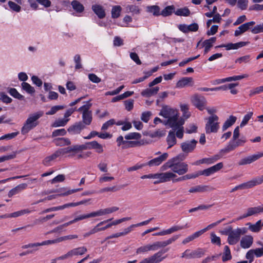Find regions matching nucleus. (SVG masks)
Here are the masks:
<instances>
[{
	"mask_svg": "<svg viewBox=\"0 0 263 263\" xmlns=\"http://www.w3.org/2000/svg\"><path fill=\"white\" fill-rule=\"evenodd\" d=\"M193 105L200 110H203L206 105V100L203 96L198 95H194L192 99Z\"/></svg>",
	"mask_w": 263,
	"mask_h": 263,
	"instance_id": "9",
	"label": "nucleus"
},
{
	"mask_svg": "<svg viewBox=\"0 0 263 263\" xmlns=\"http://www.w3.org/2000/svg\"><path fill=\"white\" fill-rule=\"evenodd\" d=\"M53 142L57 146H60L69 145L71 144L70 140L67 138H58L55 139Z\"/></svg>",
	"mask_w": 263,
	"mask_h": 263,
	"instance_id": "37",
	"label": "nucleus"
},
{
	"mask_svg": "<svg viewBox=\"0 0 263 263\" xmlns=\"http://www.w3.org/2000/svg\"><path fill=\"white\" fill-rule=\"evenodd\" d=\"M134 100L128 99L124 102L125 109L128 111H130L134 107Z\"/></svg>",
	"mask_w": 263,
	"mask_h": 263,
	"instance_id": "63",
	"label": "nucleus"
},
{
	"mask_svg": "<svg viewBox=\"0 0 263 263\" xmlns=\"http://www.w3.org/2000/svg\"><path fill=\"white\" fill-rule=\"evenodd\" d=\"M159 90L158 87H155L152 88H146L143 90L141 94L144 97H150L157 93Z\"/></svg>",
	"mask_w": 263,
	"mask_h": 263,
	"instance_id": "29",
	"label": "nucleus"
},
{
	"mask_svg": "<svg viewBox=\"0 0 263 263\" xmlns=\"http://www.w3.org/2000/svg\"><path fill=\"white\" fill-rule=\"evenodd\" d=\"M16 154V152H13L11 154L0 157V163L15 158Z\"/></svg>",
	"mask_w": 263,
	"mask_h": 263,
	"instance_id": "54",
	"label": "nucleus"
},
{
	"mask_svg": "<svg viewBox=\"0 0 263 263\" xmlns=\"http://www.w3.org/2000/svg\"><path fill=\"white\" fill-rule=\"evenodd\" d=\"M205 124V129L206 134L217 133L219 128V118L216 115H213L208 117Z\"/></svg>",
	"mask_w": 263,
	"mask_h": 263,
	"instance_id": "3",
	"label": "nucleus"
},
{
	"mask_svg": "<svg viewBox=\"0 0 263 263\" xmlns=\"http://www.w3.org/2000/svg\"><path fill=\"white\" fill-rule=\"evenodd\" d=\"M121 7L120 6L117 5L112 7L111 9V17L113 18H117L120 15L121 11Z\"/></svg>",
	"mask_w": 263,
	"mask_h": 263,
	"instance_id": "46",
	"label": "nucleus"
},
{
	"mask_svg": "<svg viewBox=\"0 0 263 263\" xmlns=\"http://www.w3.org/2000/svg\"><path fill=\"white\" fill-rule=\"evenodd\" d=\"M175 7L174 5L168 6L165 7L160 11V15L163 17H167L171 15L173 13H175Z\"/></svg>",
	"mask_w": 263,
	"mask_h": 263,
	"instance_id": "33",
	"label": "nucleus"
},
{
	"mask_svg": "<svg viewBox=\"0 0 263 263\" xmlns=\"http://www.w3.org/2000/svg\"><path fill=\"white\" fill-rule=\"evenodd\" d=\"M201 233L199 231L195 232L192 235L189 236L186 238H185L182 242V244L185 245L189 242L193 240L194 239L199 237L200 236H201Z\"/></svg>",
	"mask_w": 263,
	"mask_h": 263,
	"instance_id": "42",
	"label": "nucleus"
},
{
	"mask_svg": "<svg viewBox=\"0 0 263 263\" xmlns=\"http://www.w3.org/2000/svg\"><path fill=\"white\" fill-rule=\"evenodd\" d=\"M249 42H240L236 43H229L227 44H222L219 46H217L216 48L225 47L227 50H229L231 49H237L239 48L248 45Z\"/></svg>",
	"mask_w": 263,
	"mask_h": 263,
	"instance_id": "16",
	"label": "nucleus"
},
{
	"mask_svg": "<svg viewBox=\"0 0 263 263\" xmlns=\"http://www.w3.org/2000/svg\"><path fill=\"white\" fill-rule=\"evenodd\" d=\"M248 226V229L253 232H258L261 229V220H259L257 221L255 224H252L250 222H248L246 224Z\"/></svg>",
	"mask_w": 263,
	"mask_h": 263,
	"instance_id": "31",
	"label": "nucleus"
},
{
	"mask_svg": "<svg viewBox=\"0 0 263 263\" xmlns=\"http://www.w3.org/2000/svg\"><path fill=\"white\" fill-rule=\"evenodd\" d=\"M141 137V134L138 133H130L125 136V138L127 140H138L140 139Z\"/></svg>",
	"mask_w": 263,
	"mask_h": 263,
	"instance_id": "56",
	"label": "nucleus"
},
{
	"mask_svg": "<svg viewBox=\"0 0 263 263\" xmlns=\"http://www.w3.org/2000/svg\"><path fill=\"white\" fill-rule=\"evenodd\" d=\"M236 121V117L233 116H230L229 118L224 122L222 127V130L224 132L229 127L233 125Z\"/></svg>",
	"mask_w": 263,
	"mask_h": 263,
	"instance_id": "35",
	"label": "nucleus"
},
{
	"mask_svg": "<svg viewBox=\"0 0 263 263\" xmlns=\"http://www.w3.org/2000/svg\"><path fill=\"white\" fill-rule=\"evenodd\" d=\"M146 11L152 13L154 16L160 15V8L157 5L148 6L146 7Z\"/></svg>",
	"mask_w": 263,
	"mask_h": 263,
	"instance_id": "36",
	"label": "nucleus"
},
{
	"mask_svg": "<svg viewBox=\"0 0 263 263\" xmlns=\"http://www.w3.org/2000/svg\"><path fill=\"white\" fill-rule=\"evenodd\" d=\"M185 228V226H174L166 230L167 235L171 234L175 232L182 230Z\"/></svg>",
	"mask_w": 263,
	"mask_h": 263,
	"instance_id": "59",
	"label": "nucleus"
},
{
	"mask_svg": "<svg viewBox=\"0 0 263 263\" xmlns=\"http://www.w3.org/2000/svg\"><path fill=\"white\" fill-rule=\"evenodd\" d=\"M175 14L178 16H187L190 14V11L187 7H184L175 10Z\"/></svg>",
	"mask_w": 263,
	"mask_h": 263,
	"instance_id": "43",
	"label": "nucleus"
},
{
	"mask_svg": "<svg viewBox=\"0 0 263 263\" xmlns=\"http://www.w3.org/2000/svg\"><path fill=\"white\" fill-rule=\"evenodd\" d=\"M261 212L262 211L261 210L260 206L250 208L248 209L247 213L246 214H244L241 217L239 218V219L245 218L249 216H251L253 215L258 214Z\"/></svg>",
	"mask_w": 263,
	"mask_h": 263,
	"instance_id": "26",
	"label": "nucleus"
},
{
	"mask_svg": "<svg viewBox=\"0 0 263 263\" xmlns=\"http://www.w3.org/2000/svg\"><path fill=\"white\" fill-rule=\"evenodd\" d=\"M86 147L84 144L82 145H73L70 146H68L65 148H62L64 154L70 153L71 152H73L74 153H78L79 152L82 151L83 150H86Z\"/></svg>",
	"mask_w": 263,
	"mask_h": 263,
	"instance_id": "18",
	"label": "nucleus"
},
{
	"mask_svg": "<svg viewBox=\"0 0 263 263\" xmlns=\"http://www.w3.org/2000/svg\"><path fill=\"white\" fill-rule=\"evenodd\" d=\"M255 24V22L254 21H251L249 22L243 24L242 25L239 26L235 31L234 35L235 36H238L243 33L245 32L247 30H248L250 27L253 26Z\"/></svg>",
	"mask_w": 263,
	"mask_h": 263,
	"instance_id": "17",
	"label": "nucleus"
},
{
	"mask_svg": "<svg viewBox=\"0 0 263 263\" xmlns=\"http://www.w3.org/2000/svg\"><path fill=\"white\" fill-rule=\"evenodd\" d=\"M238 85V84L237 83H230L228 85H224L219 87H214V89H213V90H215V91H218L220 90H226L227 89H232V88H234Z\"/></svg>",
	"mask_w": 263,
	"mask_h": 263,
	"instance_id": "47",
	"label": "nucleus"
},
{
	"mask_svg": "<svg viewBox=\"0 0 263 263\" xmlns=\"http://www.w3.org/2000/svg\"><path fill=\"white\" fill-rule=\"evenodd\" d=\"M216 37H212L208 40H205L202 43V46H206L211 48L213 46V43L216 42Z\"/></svg>",
	"mask_w": 263,
	"mask_h": 263,
	"instance_id": "55",
	"label": "nucleus"
},
{
	"mask_svg": "<svg viewBox=\"0 0 263 263\" xmlns=\"http://www.w3.org/2000/svg\"><path fill=\"white\" fill-rule=\"evenodd\" d=\"M224 220H225V218H223L215 222L212 223L208 225L205 228L203 229L202 230H201L199 231L201 233V234L202 235V234H203L204 232H205L208 230L212 228L213 227L216 226L217 225H218V224H219L220 223H221Z\"/></svg>",
	"mask_w": 263,
	"mask_h": 263,
	"instance_id": "51",
	"label": "nucleus"
},
{
	"mask_svg": "<svg viewBox=\"0 0 263 263\" xmlns=\"http://www.w3.org/2000/svg\"><path fill=\"white\" fill-rule=\"evenodd\" d=\"M221 17L219 13L215 14L212 19L209 20L206 22L207 27H209L212 23H219L221 21Z\"/></svg>",
	"mask_w": 263,
	"mask_h": 263,
	"instance_id": "48",
	"label": "nucleus"
},
{
	"mask_svg": "<svg viewBox=\"0 0 263 263\" xmlns=\"http://www.w3.org/2000/svg\"><path fill=\"white\" fill-rule=\"evenodd\" d=\"M205 253V250L201 248H198L197 249L193 251H192L190 249H186L182 253L181 257L187 259L200 258L204 255Z\"/></svg>",
	"mask_w": 263,
	"mask_h": 263,
	"instance_id": "5",
	"label": "nucleus"
},
{
	"mask_svg": "<svg viewBox=\"0 0 263 263\" xmlns=\"http://www.w3.org/2000/svg\"><path fill=\"white\" fill-rule=\"evenodd\" d=\"M178 117H179L178 114H176L175 116L167 119V120L164 121L163 124L165 125H168L173 129V131H175L178 128Z\"/></svg>",
	"mask_w": 263,
	"mask_h": 263,
	"instance_id": "19",
	"label": "nucleus"
},
{
	"mask_svg": "<svg viewBox=\"0 0 263 263\" xmlns=\"http://www.w3.org/2000/svg\"><path fill=\"white\" fill-rule=\"evenodd\" d=\"M212 206V205L201 204V205H199V206H198L197 207L191 209L190 210H189V213H192L194 212L197 211L198 210H207V209L210 208Z\"/></svg>",
	"mask_w": 263,
	"mask_h": 263,
	"instance_id": "57",
	"label": "nucleus"
},
{
	"mask_svg": "<svg viewBox=\"0 0 263 263\" xmlns=\"http://www.w3.org/2000/svg\"><path fill=\"white\" fill-rule=\"evenodd\" d=\"M168 157V154L167 153H164L161 156L148 161L147 164L149 166H158L166 160Z\"/></svg>",
	"mask_w": 263,
	"mask_h": 263,
	"instance_id": "20",
	"label": "nucleus"
},
{
	"mask_svg": "<svg viewBox=\"0 0 263 263\" xmlns=\"http://www.w3.org/2000/svg\"><path fill=\"white\" fill-rule=\"evenodd\" d=\"M87 251L85 247H80L73 249L68 251L66 254L57 257L58 260H64L73 256L82 255Z\"/></svg>",
	"mask_w": 263,
	"mask_h": 263,
	"instance_id": "7",
	"label": "nucleus"
},
{
	"mask_svg": "<svg viewBox=\"0 0 263 263\" xmlns=\"http://www.w3.org/2000/svg\"><path fill=\"white\" fill-rule=\"evenodd\" d=\"M253 242V238L251 235H246L240 240V245L243 249L250 248Z\"/></svg>",
	"mask_w": 263,
	"mask_h": 263,
	"instance_id": "22",
	"label": "nucleus"
},
{
	"mask_svg": "<svg viewBox=\"0 0 263 263\" xmlns=\"http://www.w3.org/2000/svg\"><path fill=\"white\" fill-rule=\"evenodd\" d=\"M235 140H233V139L231 140L227 146L220 150V153H227L234 151L236 147H238V144L235 142Z\"/></svg>",
	"mask_w": 263,
	"mask_h": 263,
	"instance_id": "28",
	"label": "nucleus"
},
{
	"mask_svg": "<svg viewBox=\"0 0 263 263\" xmlns=\"http://www.w3.org/2000/svg\"><path fill=\"white\" fill-rule=\"evenodd\" d=\"M253 114V112L250 111V112H249L247 114H246L244 116V117L240 124V127H243L248 123L249 120L252 118Z\"/></svg>",
	"mask_w": 263,
	"mask_h": 263,
	"instance_id": "52",
	"label": "nucleus"
},
{
	"mask_svg": "<svg viewBox=\"0 0 263 263\" xmlns=\"http://www.w3.org/2000/svg\"><path fill=\"white\" fill-rule=\"evenodd\" d=\"M27 187L26 183H22L17 185L16 187L11 189L8 193V197H11L13 195L18 194L22 191L26 189Z\"/></svg>",
	"mask_w": 263,
	"mask_h": 263,
	"instance_id": "25",
	"label": "nucleus"
},
{
	"mask_svg": "<svg viewBox=\"0 0 263 263\" xmlns=\"http://www.w3.org/2000/svg\"><path fill=\"white\" fill-rule=\"evenodd\" d=\"M43 114L44 112L42 111L30 114L22 127V134H26L37 126L39 124L38 120L43 116Z\"/></svg>",
	"mask_w": 263,
	"mask_h": 263,
	"instance_id": "2",
	"label": "nucleus"
},
{
	"mask_svg": "<svg viewBox=\"0 0 263 263\" xmlns=\"http://www.w3.org/2000/svg\"><path fill=\"white\" fill-rule=\"evenodd\" d=\"M64 155V154L62 149H59L50 156H48L45 158V159L43 160V164L44 165L49 166L51 162L55 160L58 157Z\"/></svg>",
	"mask_w": 263,
	"mask_h": 263,
	"instance_id": "14",
	"label": "nucleus"
},
{
	"mask_svg": "<svg viewBox=\"0 0 263 263\" xmlns=\"http://www.w3.org/2000/svg\"><path fill=\"white\" fill-rule=\"evenodd\" d=\"M193 78L191 77H184L179 80L176 83V87L183 88L192 82Z\"/></svg>",
	"mask_w": 263,
	"mask_h": 263,
	"instance_id": "34",
	"label": "nucleus"
},
{
	"mask_svg": "<svg viewBox=\"0 0 263 263\" xmlns=\"http://www.w3.org/2000/svg\"><path fill=\"white\" fill-rule=\"evenodd\" d=\"M8 5L10 9L14 11L18 12L21 11V7L12 1L8 2Z\"/></svg>",
	"mask_w": 263,
	"mask_h": 263,
	"instance_id": "62",
	"label": "nucleus"
},
{
	"mask_svg": "<svg viewBox=\"0 0 263 263\" xmlns=\"http://www.w3.org/2000/svg\"><path fill=\"white\" fill-rule=\"evenodd\" d=\"M245 183L247 189H251L255 186L260 185L263 183V175L253 178L251 180Z\"/></svg>",
	"mask_w": 263,
	"mask_h": 263,
	"instance_id": "21",
	"label": "nucleus"
},
{
	"mask_svg": "<svg viewBox=\"0 0 263 263\" xmlns=\"http://www.w3.org/2000/svg\"><path fill=\"white\" fill-rule=\"evenodd\" d=\"M71 5L72 8L78 13H81L84 10L83 5L78 1H73Z\"/></svg>",
	"mask_w": 263,
	"mask_h": 263,
	"instance_id": "40",
	"label": "nucleus"
},
{
	"mask_svg": "<svg viewBox=\"0 0 263 263\" xmlns=\"http://www.w3.org/2000/svg\"><path fill=\"white\" fill-rule=\"evenodd\" d=\"M178 114L177 110L168 105H163L159 115L165 118L168 119Z\"/></svg>",
	"mask_w": 263,
	"mask_h": 263,
	"instance_id": "11",
	"label": "nucleus"
},
{
	"mask_svg": "<svg viewBox=\"0 0 263 263\" xmlns=\"http://www.w3.org/2000/svg\"><path fill=\"white\" fill-rule=\"evenodd\" d=\"M8 92L11 96L20 100H23L24 99V97L21 95L15 88H9L8 90Z\"/></svg>",
	"mask_w": 263,
	"mask_h": 263,
	"instance_id": "44",
	"label": "nucleus"
},
{
	"mask_svg": "<svg viewBox=\"0 0 263 263\" xmlns=\"http://www.w3.org/2000/svg\"><path fill=\"white\" fill-rule=\"evenodd\" d=\"M22 88L25 90L27 93L32 94L35 92L34 87L31 86L29 83L26 82H23L22 83Z\"/></svg>",
	"mask_w": 263,
	"mask_h": 263,
	"instance_id": "49",
	"label": "nucleus"
},
{
	"mask_svg": "<svg viewBox=\"0 0 263 263\" xmlns=\"http://www.w3.org/2000/svg\"><path fill=\"white\" fill-rule=\"evenodd\" d=\"M30 212L31 211L26 209L5 215L4 217L6 218H16L26 214H29Z\"/></svg>",
	"mask_w": 263,
	"mask_h": 263,
	"instance_id": "32",
	"label": "nucleus"
},
{
	"mask_svg": "<svg viewBox=\"0 0 263 263\" xmlns=\"http://www.w3.org/2000/svg\"><path fill=\"white\" fill-rule=\"evenodd\" d=\"M124 143V145L122 146L123 148L134 147L143 144L142 141H126Z\"/></svg>",
	"mask_w": 263,
	"mask_h": 263,
	"instance_id": "39",
	"label": "nucleus"
},
{
	"mask_svg": "<svg viewBox=\"0 0 263 263\" xmlns=\"http://www.w3.org/2000/svg\"><path fill=\"white\" fill-rule=\"evenodd\" d=\"M92 9L99 18H103L105 16V10L102 6L99 5H93Z\"/></svg>",
	"mask_w": 263,
	"mask_h": 263,
	"instance_id": "27",
	"label": "nucleus"
},
{
	"mask_svg": "<svg viewBox=\"0 0 263 263\" xmlns=\"http://www.w3.org/2000/svg\"><path fill=\"white\" fill-rule=\"evenodd\" d=\"M214 189L209 185H197L195 187H191L189 190L190 193H196V192H209L213 190Z\"/></svg>",
	"mask_w": 263,
	"mask_h": 263,
	"instance_id": "24",
	"label": "nucleus"
},
{
	"mask_svg": "<svg viewBox=\"0 0 263 263\" xmlns=\"http://www.w3.org/2000/svg\"><path fill=\"white\" fill-rule=\"evenodd\" d=\"M197 141L193 139L191 141H187L183 142L181 144L182 151L185 153H189L192 152L196 147Z\"/></svg>",
	"mask_w": 263,
	"mask_h": 263,
	"instance_id": "13",
	"label": "nucleus"
},
{
	"mask_svg": "<svg viewBox=\"0 0 263 263\" xmlns=\"http://www.w3.org/2000/svg\"><path fill=\"white\" fill-rule=\"evenodd\" d=\"M69 120V119H61L57 120L53 124V127H59L65 126L68 121Z\"/></svg>",
	"mask_w": 263,
	"mask_h": 263,
	"instance_id": "58",
	"label": "nucleus"
},
{
	"mask_svg": "<svg viewBox=\"0 0 263 263\" xmlns=\"http://www.w3.org/2000/svg\"><path fill=\"white\" fill-rule=\"evenodd\" d=\"M126 11L127 13H132L133 15L138 14L140 13L139 7L135 5H127L126 7Z\"/></svg>",
	"mask_w": 263,
	"mask_h": 263,
	"instance_id": "41",
	"label": "nucleus"
},
{
	"mask_svg": "<svg viewBox=\"0 0 263 263\" xmlns=\"http://www.w3.org/2000/svg\"><path fill=\"white\" fill-rule=\"evenodd\" d=\"M59 239L57 238V239H53V240H48L43 241L42 242L30 243L27 244L24 248L40 247V246H42L49 245L57 243H59Z\"/></svg>",
	"mask_w": 263,
	"mask_h": 263,
	"instance_id": "23",
	"label": "nucleus"
},
{
	"mask_svg": "<svg viewBox=\"0 0 263 263\" xmlns=\"http://www.w3.org/2000/svg\"><path fill=\"white\" fill-rule=\"evenodd\" d=\"M163 170L171 168L173 173L183 175L189 171V166L185 162H179V156H177L168 160L163 166Z\"/></svg>",
	"mask_w": 263,
	"mask_h": 263,
	"instance_id": "1",
	"label": "nucleus"
},
{
	"mask_svg": "<svg viewBox=\"0 0 263 263\" xmlns=\"http://www.w3.org/2000/svg\"><path fill=\"white\" fill-rule=\"evenodd\" d=\"M232 256L231 254V251L228 246H225L224 248V252L222 255V261L223 262L227 261L231 259Z\"/></svg>",
	"mask_w": 263,
	"mask_h": 263,
	"instance_id": "45",
	"label": "nucleus"
},
{
	"mask_svg": "<svg viewBox=\"0 0 263 263\" xmlns=\"http://www.w3.org/2000/svg\"><path fill=\"white\" fill-rule=\"evenodd\" d=\"M168 249L161 250L149 257L143 259L144 263H159L163 260L165 257L162 256V255L167 252Z\"/></svg>",
	"mask_w": 263,
	"mask_h": 263,
	"instance_id": "6",
	"label": "nucleus"
},
{
	"mask_svg": "<svg viewBox=\"0 0 263 263\" xmlns=\"http://www.w3.org/2000/svg\"><path fill=\"white\" fill-rule=\"evenodd\" d=\"M116 121L114 119H110L109 120L107 121L105 123H104L102 127L101 130H105L108 129V128L114 124H115Z\"/></svg>",
	"mask_w": 263,
	"mask_h": 263,
	"instance_id": "61",
	"label": "nucleus"
},
{
	"mask_svg": "<svg viewBox=\"0 0 263 263\" xmlns=\"http://www.w3.org/2000/svg\"><path fill=\"white\" fill-rule=\"evenodd\" d=\"M64 108V106L62 105H57L52 106L50 110L46 112V115H52L55 114L58 110L62 109Z\"/></svg>",
	"mask_w": 263,
	"mask_h": 263,
	"instance_id": "60",
	"label": "nucleus"
},
{
	"mask_svg": "<svg viewBox=\"0 0 263 263\" xmlns=\"http://www.w3.org/2000/svg\"><path fill=\"white\" fill-rule=\"evenodd\" d=\"M263 157V153L258 152L257 153L241 159L238 162L239 165H245L252 163Z\"/></svg>",
	"mask_w": 263,
	"mask_h": 263,
	"instance_id": "8",
	"label": "nucleus"
},
{
	"mask_svg": "<svg viewBox=\"0 0 263 263\" xmlns=\"http://www.w3.org/2000/svg\"><path fill=\"white\" fill-rule=\"evenodd\" d=\"M157 178L159 180L154 182V184L165 182L170 181L172 179L176 177V175L171 172L165 173H157Z\"/></svg>",
	"mask_w": 263,
	"mask_h": 263,
	"instance_id": "10",
	"label": "nucleus"
},
{
	"mask_svg": "<svg viewBox=\"0 0 263 263\" xmlns=\"http://www.w3.org/2000/svg\"><path fill=\"white\" fill-rule=\"evenodd\" d=\"M82 189H73L71 190H68L67 191H66V189L65 188H62L60 189V192L61 193L59 194L60 196H66L70 194H71L72 193H76L77 192L80 191L82 190Z\"/></svg>",
	"mask_w": 263,
	"mask_h": 263,
	"instance_id": "53",
	"label": "nucleus"
},
{
	"mask_svg": "<svg viewBox=\"0 0 263 263\" xmlns=\"http://www.w3.org/2000/svg\"><path fill=\"white\" fill-rule=\"evenodd\" d=\"M223 167V163L219 162L216 165L212 166L208 168L205 169L203 171L198 172V176L204 175L205 176H209L214 173L218 171L221 169Z\"/></svg>",
	"mask_w": 263,
	"mask_h": 263,
	"instance_id": "12",
	"label": "nucleus"
},
{
	"mask_svg": "<svg viewBox=\"0 0 263 263\" xmlns=\"http://www.w3.org/2000/svg\"><path fill=\"white\" fill-rule=\"evenodd\" d=\"M91 217V213L87 214H83L79 215L77 217H76L73 220L69 221V223L70 224L75 223L78 221L82 220L86 218H90Z\"/></svg>",
	"mask_w": 263,
	"mask_h": 263,
	"instance_id": "50",
	"label": "nucleus"
},
{
	"mask_svg": "<svg viewBox=\"0 0 263 263\" xmlns=\"http://www.w3.org/2000/svg\"><path fill=\"white\" fill-rule=\"evenodd\" d=\"M251 31L253 34H257L260 32H263V23L262 24L255 26L251 29Z\"/></svg>",
	"mask_w": 263,
	"mask_h": 263,
	"instance_id": "64",
	"label": "nucleus"
},
{
	"mask_svg": "<svg viewBox=\"0 0 263 263\" xmlns=\"http://www.w3.org/2000/svg\"><path fill=\"white\" fill-rule=\"evenodd\" d=\"M82 123L84 125H89L92 120V112L82 114Z\"/></svg>",
	"mask_w": 263,
	"mask_h": 263,
	"instance_id": "38",
	"label": "nucleus"
},
{
	"mask_svg": "<svg viewBox=\"0 0 263 263\" xmlns=\"http://www.w3.org/2000/svg\"><path fill=\"white\" fill-rule=\"evenodd\" d=\"M85 128V126L81 121L75 123L73 125L69 127L67 131L72 135L79 134L82 130Z\"/></svg>",
	"mask_w": 263,
	"mask_h": 263,
	"instance_id": "15",
	"label": "nucleus"
},
{
	"mask_svg": "<svg viewBox=\"0 0 263 263\" xmlns=\"http://www.w3.org/2000/svg\"><path fill=\"white\" fill-rule=\"evenodd\" d=\"M247 233V229L246 228H237L233 230L230 233L229 237H228V242L230 245H234L236 244L240 239L241 235L245 234Z\"/></svg>",
	"mask_w": 263,
	"mask_h": 263,
	"instance_id": "4",
	"label": "nucleus"
},
{
	"mask_svg": "<svg viewBox=\"0 0 263 263\" xmlns=\"http://www.w3.org/2000/svg\"><path fill=\"white\" fill-rule=\"evenodd\" d=\"M166 141L168 145V148L172 147L175 145L177 140L175 137V131L170 130L166 138Z\"/></svg>",
	"mask_w": 263,
	"mask_h": 263,
	"instance_id": "30",
	"label": "nucleus"
}]
</instances>
